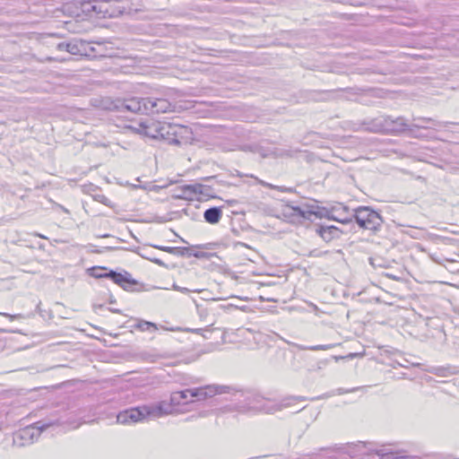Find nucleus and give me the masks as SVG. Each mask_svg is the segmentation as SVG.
<instances>
[{"label":"nucleus","instance_id":"obj_1","mask_svg":"<svg viewBox=\"0 0 459 459\" xmlns=\"http://www.w3.org/2000/svg\"><path fill=\"white\" fill-rule=\"evenodd\" d=\"M193 402L190 389L176 391L171 393L169 402L161 401L127 409L117 414V420L118 423L126 424L143 420H154L174 413L177 411L176 406L187 405Z\"/></svg>","mask_w":459,"mask_h":459},{"label":"nucleus","instance_id":"obj_2","mask_svg":"<svg viewBox=\"0 0 459 459\" xmlns=\"http://www.w3.org/2000/svg\"><path fill=\"white\" fill-rule=\"evenodd\" d=\"M233 395L238 402V410L242 412L274 413L283 408L291 407L298 402L306 400L303 396H290L281 402H276L251 390L237 391Z\"/></svg>","mask_w":459,"mask_h":459},{"label":"nucleus","instance_id":"obj_3","mask_svg":"<svg viewBox=\"0 0 459 459\" xmlns=\"http://www.w3.org/2000/svg\"><path fill=\"white\" fill-rule=\"evenodd\" d=\"M107 108L117 112L129 113H166L173 110L172 104L165 98L156 97H132L129 99H117Z\"/></svg>","mask_w":459,"mask_h":459},{"label":"nucleus","instance_id":"obj_4","mask_svg":"<svg viewBox=\"0 0 459 459\" xmlns=\"http://www.w3.org/2000/svg\"><path fill=\"white\" fill-rule=\"evenodd\" d=\"M358 225L364 229L370 230L374 233L380 230L384 220L382 216L368 206H359L350 212Z\"/></svg>","mask_w":459,"mask_h":459},{"label":"nucleus","instance_id":"obj_5","mask_svg":"<svg viewBox=\"0 0 459 459\" xmlns=\"http://www.w3.org/2000/svg\"><path fill=\"white\" fill-rule=\"evenodd\" d=\"M371 131L375 133L382 132L397 134L403 132H411V124H408L403 117H398L396 118L385 117L373 120Z\"/></svg>","mask_w":459,"mask_h":459},{"label":"nucleus","instance_id":"obj_6","mask_svg":"<svg viewBox=\"0 0 459 459\" xmlns=\"http://www.w3.org/2000/svg\"><path fill=\"white\" fill-rule=\"evenodd\" d=\"M39 424L40 422H37L35 425L28 426L15 432L13 437V445L22 447L34 443L41 432L51 425L50 423Z\"/></svg>","mask_w":459,"mask_h":459},{"label":"nucleus","instance_id":"obj_7","mask_svg":"<svg viewBox=\"0 0 459 459\" xmlns=\"http://www.w3.org/2000/svg\"><path fill=\"white\" fill-rule=\"evenodd\" d=\"M286 208L290 211V215L296 217L299 221H301V220L311 221L312 215H315L316 218H325V214H328L330 212L325 208L308 204H305L304 206H293L287 204Z\"/></svg>","mask_w":459,"mask_h":459},{"label":"nucleus","instance_id":"obj_8","mask_svg":"<svg viewBox=\"0 0 459 459\" xmlns=\"http://www.w3.org/2000/svg\"><path fill=\"white\" fill-rule=\"evenodd\" d=\"M97 277L108 278L127 291L134 290V287L138 285V281L132 278L131 274L126 271H124L123 273H117L111 270L108 273L100 274Z\"/></svg>","mask_w":459,"mask_h":459},{"label":"nucleus","instance_id":"obj_9","mask_svg":"<svg viewBox=\"0 0 459 459\" xmlns=\"http://www.w3.org/2000/svg\"><path fill=\"white\" fill-rule=\"evenodd\" d=\"M191 390V398L194 401H203L208 397H212L217 394L228 393L229 387L226 385H210Z\"/></svg>","mask_w":459,"mask_h":459},{"label":"nucleus","instance_id":"obj_10","mask_svg":"<svg viewBox=\"0 0 459 459\" xmlns=\"http://www.w3.org/2000/svg\"><path fill=\"white\" fill-rule=\"evenodd\" d=\"M160 121L146 119L139 124L138 133L152 139H159Z\"/></svg>","mask_w":459,"mask_h":459},{"label":"nucleus","instance_id":"obj_11","mask_svg":"<svg viewBox=\"0 0 459 459\" xmlns=\"http://www.w3.org/2000/svg\"><path fill=\"white\" fill-rule=\"evenodd\" d=\"M177 134L174 138V145H186L192 142L194 139L192 130L186 126L177 124Z\"/></svg>","mask_w":459,"mask_h":459},{"label":"nucleus","instance_id":"obj_12","mask_svg":"<svg viewBox=\"0 0 459 459\" xmlns=\"http://www.w3.org/2000/svg\"><path fill=\"white\" fill-rule=\"evenodd\" d=\"M316 232L326 242L335 238H339L341 231L333 225H320L316 229Z\"/></svg>","mask_w":459,"mask_h":459},{"label":"nucleus","instance_id":"obj_13","mask_svg":"<svg viewBox=\"0 0 459 459\" xmlns=\"http://www.w3.org/2000/svg\"><path fill=\"white\" fill-rule=\"evenodd\" d=\"M222 217V209L221 207H211L204 211V221L210 224L218 223Z\"/></svg>","mask_w":459,"mask_h":459},{"label":"nucleus","instance_id":"obj_14","mask_svg":"<svg viewBox=\"0 0 459 459\" xmlns=\"http://www.w3.org/2000/svg\"><path fill=\"white\" fill-rule=\"evenodd\" d=\"M420 123L418 124H411V132H410L411 134H413V128H423V129H430L433 126H445L446 123H442L438 121H435L432 118H427V117H419L417 118Z\"/></svg>","mask_w":459,"mask_h":459},{"label":"nucleus","instance_id":"obj_15","mask_svg":"<svg viewBox=\"0 0 459 459\" xmlns=\"http://www.w3.org/2000/svg\"><path fill=\"white\" fill-rule=\"evenodd\" d=\"M342 212H346L348 215L344 218H339L338 216L334 215L333 212H338L339 209L333 208L328 214H325V218L328 220L336 221L342 224H349L352 221V216H350V209L347 206H342Z\"/></svg>","mask_w":459,"mask_h":459},{"label":"nucleus","instance_id":"obj_16","mask_svg":"<svg viewBox=\"0 0 459 459\" xmlns=\"http://www.w3.org/2000/svg\"><path fill=\"white\" fill-rule=\"evenodd\" d=\"M146 10V7L144 4H143L140 1H137L135 3H130L127 4V6H123V11H121V13H126L131 16L137 15L140 13H143Z\"/></svg>","mask_w":459,"mask_h":459},{"label":"nucleus","instance_id":"obj_17","mask_svg":"<svg viewBox=\"0 0 459 459\" xmlns=\"http://www.w3.org/2000/svg\"><path fill=\"white\" fill-rule=\"evenodd\" d=\"M134 324L132 325V327L134 329H137L141 332H147V331L154 332L158 329L157 325L154 323H152V322H149V321H146L143 319H140V318H135V319H134Z\"/></svg>","mask_w":459,"mask_h":459},{"label":"nucleus","instance_id":"obj_18","mask_svg":"<svg viewBox=\"0 0 459 459\" xmlns=\"http://www.w3.org/2000/svg\"><path fill=\"white\" fill-rule=\"evenodd\" d=\"M276 336L279 337L280 339L283 340L286 343H288L290 345H293L301 351H327V350L332 349L334 346L333 344H320V345H314V346H304V345H300V344H297V343H293L289 341H286L277 333H276Z\"/></svg>","mask_w":459,"mask_h":459},{"label":"nucleus","instance_id":"obj_19","mask_svg":"<svg viewBox=\"0 0 459 459\" xmlns=\"http://www.w3.org/2000/svg\"><path fill=\"white\" fill-rule=\"evenodd\" d=\"M179 192L175 196L178 199L193 200L195 195L194 185H184L179 187Z\"/></svg>","mask_w":459,"mask_h":459},{"label":"nucleus","instance_id":"obj_20","mask_svg":"<svg viewBox=\"0 0 459 459\" xmlns=\"http://www.w3.org/2000/svg\"><path fill=\"white\" fill-rule=\"evenodd\" d=\"M193 185L195 196L200 195L204 196L213 197V189L211 186L201 183H195Z\"/></svg>","mask_w":459,"mask_h":459},{"label":"nucleus","instance_id":"obj_21","mask_svg":"<svg viewBox=\"0 0 459 459\" xmlns=\"http://www.w3.org/2000/svg\"><path fill=\"white\" fill-rule=\"evenodd\" d=\"M376 453L380 456V459H399L398 454L391 448L382 447L377 450Z\"/></svg>","mask_w":459,"mask_h":459},{"label":"nucleus","instance_id":"obj_22","mask_svg":"<svg viewBox=\"0 0 459 459\" xmlns=\"http://www.w3.org/2000/svg\"><path fill=\"white\" fill-rule=\"evenodd\" d=\"M155 248L165 251L173 255H183L186 251L188 250L187 247H163V246H154Z\"/></svg>","mask_w":459,"mask_h":459},{"label":"nucleus","instance_id":"obj_23","mask_svg":"<svg viewBox=\"0 0 459 459\" xmlns=\"http://www.w3.org/2000/svg\"><path fill=\"white\" fill-rule=\"evenodd\" d=\"M177 124L169 123V126H166L165 129L168 128L166 131L167 136L165 141L169 144H174V138H176L177 134Z\"/></svg>","mask_w":459,"mask_h":459},{"label":"nucleus","instance_id":"obj_24","mask_svg":"<svg viewBox=\"0 0 459 459\" xmlns=\"http://www.w3.org/2000/svg\"><path fill=\"white\" fill-rule=\"evenodd\" d=\"M65 51L72 54L77 55L81 52L79 45L75 42H66L65 44Z\"/></svg>","mask_w":459,"mask_h":459},{"label":"nucleus","instance_id":"obj_25","mask_svg":"<svg viewBox=\"0 0 459 459\" xmlns=\"http://www.w3.org/2000/svg\"><path fill=\"white\" fill-rule=\"evenodd\" d=\"M82 9L84 12H94L99 13L100 11L97 9V4L91 2H87L82 4Z\"/></svg>","mask_w":459,"mask_h":459},{"label":"nucleus","instance_id":"obj_26","mask_svg":"<svg viewBox=\"0 0 459 459\" xmlns=\"http://www.w3.org/2000/svg\"><path fill=\"white\" fill-rule=\"evenodd\" d=\"M166 126H169V123H168V122H161V126L160 128V134H159V139L164 140V141H165L166 136H167L166 131L168 130V128L165 129Z\"/></svg>","mask_w":459,"mask_h":459},{"label":"nucleus","instance_id":"obj_27","mask_svg":"<svg viewBox=\"0 0 459 459\" xmlns=\"http://www.w3.org/2000/svg\"><path fill=\"white\" fill-rule=\"evenodd\" d=\"M0 315L5 316L7 318H10L11 320L19 319V318H24V316L22 315V314L11 315V314H8V313H0Z\"/></svg>","mask_w":459,"mask_h":459},{"label":"nucleus","instance_id":"obj_28","mask_svg":"<svg viewBox=\"0 0 459 459\" xmlns=\"http://www.w3.org/2000/svg\"><path fill=\"white\" fill-rule=\"evenodd\" d=\"M95 200H97L100 203H102L104 204H108V202L109 201L105 195H95Z\"/></svg>","mask_w":459,"mask_h":459},{"label":"nucleus","instance_id":"obj_29","mask_svg":"<svg viewBox=\"0 0 459 459\" xmlns=\"http://www.w3.org/2000/svg\"><path fill=\"white\" fill-rule=\"evenodd\" d=\"M173 289L178 291H180L182 293H186V294L190 292V290H188L187 288L180 287V286H178L177 284L173 285Z\"/></svg>","mask_w":459,"mask_h":459},{"label":"nucleus","instance_id":"obj_30","mask_svg":"<svg viewBox=\"0 0 459 459\" xmlns=\"http://www.w3.org/2000/svg\"><path fill=\"white\" fill-rule=\"evenodd\" d=\"M191 255L196 257V258H206L208 257V254L205 252H196L194 254H191Z\"/></svg>","mask_w":459,"mask_h":459},{"label":"nucleus","instance_id":"obj_31","mask_svg":"<svg viewBox=\"0 0 459 459\" xmlns=\"http://www.w3.org/2000/svg\"><path fill=\"white\" fill-rule=\"evenodd\" d=\"M65 44L66 42H61L57 45V49L60 51H65Z\"/></svg>","mask_w":459,"mask_h":459},{"label":"nucleus","instance_id":"obj_32","mask_svg":"<svg viewBox=\"0 0 459 459\" xmlns=\"http://www.w3.org/2000/svg\"><path fill=\"white\" fill-rule=\"evenodd\" d=\"M150 260L158 265H164V263L158 258H150Z\"/></svg>","mask_w":459,"mask_h":459},{"label":"nucleus","instance_id":"obj_33","mask_svg":"<svg viewBox=\"0 0 459 459\" xmlns=\"http://www.w3.org/2000/svg\"><path fill=\"white\" fill-rule=\"evenodd\" d=\"M337 213L339 215V218H344L345 216L348 215L346 212H342V207L339 209V212Z\"/></svg>","mask_w":459,"mask_h":459},{"label":"nucleus","instance_id":"obj_34","mask_svg":"<svg viewBox=\"0 0 459 459\" xmlns=\"http://www.w3.org/2000/svg\"><path fill=\"white\" fill-rule=\"evenodd\" d=\"M430 257H431V259H432L435 263H437V264H442V262H441V260H440L439 258L435 257L434 255H431Z\"/></svg>","mask_w":459,"mask_h":459},{"label":"nucleus","instance_id":"obj_35","mask_svg":"<svg viewBox=\"0 0 459 459\" xmlns=\"http://www.w3.org/2000/svg\"><path fill=\"white\" fill-rule=\"evenodd\" d=\"M109 310L111 312H114V313H119L120 312L118 309H116V308H110Z\"/></svg>","mask_w":459,"mask_h":459},{"label":"nucleus","instance_id":"obj_36","mask_svg":"<svg viewBox=\"0 0 459 459\" xmlns=\"http://www.w3.org/2000/svg\"><path fill=\"white\" fill-rule=\"evenodd\" d=\"M6 332H8V331H7V330H5V329H2V328H0V333H6Z\"/></svg>","mask_w":459,"mask_h":459},{"label":"nucleus","instance_id":"obj_37","mask_svg":"<svg viewBox=\"0 0 459 459\" xmlns=\"http://www.w3.org/2000/svg\"><path fill=\"white\" fill-rule=\"evenodd\" d=\"M2 429H3V424L0 423V430H2Z\"/></svg>","mask_w":459,"mask_h":459},{"label":"nucleus","instance_id":"obj_38","mask_svg":"<svg viewBox=\"0 0 459 459\" xmlns=\"http://www.w3.org/2000/svg\"><path fill=\"white\" fill-rule=\"evenodd\" d=\"M39 237L41 238H45V237L42 236V235H39Z\"/></svg>","mask_w":459,"mask_h":459},{"label":"nucleus","instance_id":"obj_39","mask_svg":"<svg viewBox=\"0 0 459 459\" xmlns=\"http://www.w3.org/2000/svg\"><path fill=\"white\" fill-rule=\"evenodd\" d=\"M446 262H453V260L445 259Z\"/></svg>","mask_w":459,"mask_h":459}]
</instances>
